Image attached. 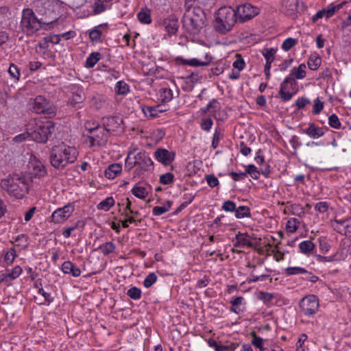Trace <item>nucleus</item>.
I'll list each match as a JSON object with an SVG mask.
<instances>
[{"instance_id": "b1692460", "label": "nucleus", "mask_w": 351, "mask_h": 351, "mask_svg": "<svg viewBox=\"0 0 351 351\" xmlns=\"http://www.w3.org/2000/svg\"><path fill=\"white\" fill-rule=\"evenodd\" d=\"M231 307L230 311L237 315L241 314L245 311V299L242 296H237L230 302Z\"/></svg>"}, {"instance_id": "1a4fd4ad", "label": "nucleus", "mask_w": 351, "mask_h": 351, "mask_svg": "<svg viewBox=\"0 0 351 351\" xmlns=\"http://www.w3.org/2000/svg\"><path fill=\"white\" fill-rule=\"evenodd\" d=\"M26 156L29 157V161L26 167L25 176L29 179L45 176L47 171L43 163L32 154L27 153Z\"/></svg>"}, {"instance_id": "864d4df0", "label": "nucleus", "mask_w": 351, "mask_h": 351, "mask_svg": "<svg viewBox=\"0 0 351 351\" xmlns=\"http://www.w3.org/2000/svg\"><path fill=\"white\" fill-rule=\"evenodd\" d=\"M207 105L210 110V113L217 119V117L215 112L217 110L220 109V104L219 101L216 99H213Z\"/></svg>"}, {"instance_id": "0eeeda50", "label": "nucleus", "mask_w": 351, "mask_h": 351, "mask_svg": "<svg viewBox=\"0 0 351 351\" xmlns=\"http://www.w3.org/2000/svg\"><path fill=\"white\" fill-rule=\"evenodd\" d=\"M319 298L313 294L303 297L299 302V310L302 316L308 318H314L319 312Z\"/></svg>"}, {"instance_id": "dca6fc26", "label": "nucleus", "mask_w": 351, "mask_h": 351, "mask_svg": "<svg viewBox=\"0 0 351 351\" xmlns=\"http://www.w3.org/2000/svg\"><path fill=\"white\" fill-rule=\"evenodd\" d=\"M302 133L307 135L312 139H318L325 134L323 128L319 127L314 122H309L308 126L302 130Z\"/></svg>"}, {"instance_id": "79ce46f5", "label": "nucleus", "mask_w": 351, "mask_h": 351, "mask_svg": "<svg viewBox=\"0 0 351 351\" xmlns=\"http://www.w3.org/2000/svg\"><path fill=\"white\" fill-rule=\"evenodd\" d=\"M134 150L135 149L129 151L128 154L125 160V169L128 171H130L134 167V166L137 165V162H136L134 156L133 158L131 157Z\"/></svg>"}, {"instance_id": "052dcab7", "label": "nucleus", "mask_w": 351, "mask_h": 351, "mask_svg": "<svg viewBox=\"0 0 351 351\" xmlns=\"http://www.w3.org/2000/svg\"><path fill=\"white\" fill-rule=\"evenodd\" d=\"M324 107V102L322 101L319 97L313 101V113L314 114H319Z\"/></svg>"}, {"instance_id": "49530a36", "label": "nucleus", "mask_w": 351, "mask_h": 351, "mask_svg": "<svg viewBox=\"0 0 351 351\" xmlns=\"http://www.w3.org/2000/svg\"><path fill=\"white\" fill-rule=\"evenodd\" d=\"M22 273V268L20 266L15 267L11 271H7L3 276L8 278L10 280L18 278Z\"/></svg>"}, {"instance_id": "5fc2aeb1", "label": "nucleus", "mask_w": 351, "mask_h": 351, "mask_svg": "<svg viewBox=\"0 0 351 351\" xmlns=\"http://www.w3.org/2000/svg\"><path fill=\"white\" fill-rule=\"evenodd\" d=\"M213 125V121L210 117L202 118L200 122L201 129L207 132H210Z\"/></svg>"}, {"instance_id": "423d86ee", "label": "nucleus", "mask_w": 351, "mask_h": 351, "mask_svg": "<svg viewBox=\"0 0 351 351\" xmlns=\"http://www.w3.org/2000/svg\"><path fill=\"white\" fill-rule=\"evenodd\" d=\"M85 130L88 133L90 146H104L106 145L109 136V130L97 123L86 122L84 125Z\"/></svg>"}, {"instance_id": "f8f14e48", "label": "nucleus", "mask_w": 351, "mask_h": 351, "mask_svg": "<svg viewBox=\"0 0 351 351\" xmlns=\"http://www.w3.org/2000/svg\"><path fill=\"white\" fill-rule=\"evenodd\" d=\"M41 27V22L36 17L32 9H23V33L31 35Z\"/></svg>"}, {"instance_id": "bb28decb", "label": "nucleus", "mask_w": 351, "mask_h": 351, "mask_svg": "<svg viewBox=\"0 0 351 351\" xmlns=\"http://www.w3.org/2000/svg\"><path fill=\"white\" fill-rule=\"evenodd\" d=\"M122 171V166L119 163H114L108 166L105 170L106 178L112 180L115 178Z\"/></svg>"}, {"instance_id": "8fccbe9b", "label": "nucleus", "mask_w": 351, "mask_h": 351, "mask_svg": "<svg viewBox=\"0 0 351 351\" xmlns=\"http://www.w3.org/2000/svg\"><path fill=\"white\" fill-rule=\"evenodd\" d=\"M237 208V204L231 200L225 201L221 205V210L227 213H234Z\"/></svg>"}, {"instance_id": "4d7b16f0", "label": "nucleus", "mask_w": 351, "mask_h": 351, "mask_svg": "<svg viewBox=\"0 0 351 351\" xmlns=\"http://www.w3.org/2000/svg\"><path fill=\"white\" fill-rule=\"evenodd\" d=\"M328 124L331 128L335 129H339L341 127V123L335 114H332L328 118Z\"/></svg>"}, {"instance_id": "a18cd8bd", "label": "nucleus", "mask_w": 351, "mask_h": 351, "mask_svg": "<svg viewBox=\"0 0 351 351\" xmlns=\"http://www.w3.org/2000/svg\"><path fill=\"white\" fill-rule=\"evenodd\" d=\"M285 271L287 276L304 274V273H307V270L301 267H289L286 268Z\"/></svg>"}, {"instance_id": "7c9ffc66", "label": "nucleus", "mask_w": 351, "mask_h": 351, "mask_svg": "<svg viewBox=\"0 0 351 351\" xmlns=\"http://www.w3.org/2000/svg\"><path fill=\"white\" fill-rule=\"evenodd\" d=\"M137 18L143 24H150L152 23L151 12L147 8L141 10L137 14Z\"/></svg>"}, {"instance_id": "2eb2a0df", "label": "nucleus", "mask_w": 351, "mask_h": 351, "mask_svg": "<svg viewBox=\"0 0 351 351\" xmlns=\"http://www.w3.org/2000/svg\"><path fill=\"white\" fill-rule=\"evenodd\" d=\"M154 156L158 162L165 166H168L175 160L176 153L165 148H158L154 152Z\"/></svg>"}, {"instance_id": "72a5a7b5", "label": "nucleus", "mask_w": 351, "mask_h": 351, "mask_svg": "<svg viewBox=\"0 0 351 351\" xmlns=\"http://www.w3.org/2000/svg\"><path fill=\"white\" fill-rule=\"evenodd\" d=\"M172 206V202L168 200L162 206H154L152 210V213L154 216H160L168 212Z\"/></svg>"}, {"instance_id": "6e6d98bb", "label": "nucleus", "mask_w": 351, "mask_h": 351, "mask_svg": "<svg viewBox=\"0 0 351 351\" xmlns=\"http://www.w3.org/2000/svg\"><path fill=\"white\" fill-rule=\"evenodd\" d=\"M157 276L155 273L152 272L149 274L143 281V285L146 288L151 287L157 280Z\"/></svg>"}, {"instance_id": "e2e57ef3", "label": "nucleus", "mask_w": 351, "mask_h": 351, "mask_svg": "<svg viewBox=\"0 0 351 351\" xmlns=\"http://www.w3.org/2000/svg\"><path fill=\"white\" fill-rule=\"evenodd\" d=\"M314 256H315L316 261L318 263H327V262H333V261H336V258H335L336 254L329 256H324L320 254H315Z\"/></svg>"}, {"instance_id": "f704fd0d", "label": "nucleus", "mask_w": 351, "mask_h": 351, "mask_svg": "<svg viewBox=\"0 0 351 351\" xmlns=\"http://www.w3.org/2000/svg\"><path fill=\"white\" fill-rule=\"evenodd\" d=\"M114 91L117 95H125L129 93L130 86L124 81L120 80L116 83Z\"/></svg>"}, {"instance_id": "473e14b6", "label": "nucleus", "mask_w": 351, "mask_h": 351, "mask_svg": "<svg viewBox=\"0 0 351 351\" xmlns=\"http://www.w3.org/2000/svg\"><path fill=\"white\" fill-rule=\"evenodd\" d=\"M100 59L101 53L99 52H92L86 60L85 66L88 69L93 68Z\"/></svg>"}, {"instance_id": "c03bdc74", "label": "nucleus", "mask_w": 351, "mask_h": 351, "mask_svg": "<svg viewBox=\"0 0 351 351\" xmlns=\"http://www.w3.org/2000/svg\"><path fill=\"white\" fill-rule=\"evenodd\" d=\"M245 171L244 173H246V176L250 175L254 180H257L259 178L260 173L255 165H248L245 166Z\"/></svg>"}, {"instance_id": "ddd939ff", "label": "nucleus", "mask_w": 351, "mask_h": 351, "mask_svg": "<svg viewBox=\"0 0 351 351\" xmlns=\"http://www.w3.org/2000/svg\"><path fill=\"white\" fill-rule=\"evenodd\" d=\"M75 210L73 203H67L61 208L56 209L51 215V221L56 224H61L66 221Z\"/></svg>"}, {"instance_id": "58836bf2", "label": "nucleus", "mask_w": 351, "mask_h": 351, "mask_svg": "<svg viewBox=\"0 0 351 351\" xmlns=\"http://www.w3.org/2000/svg\"><path fill=\"white\" fill-rule=\"evenodd\" d=\"M300 224V221L296 218L289 219L286 224V230L289 233H294L297 231Z\"/></svg>"}, {"instance_id": "37998d69", "label": "nucleus", "mask_w": 351, "mask_h": 351, "mask_svg": "<svg viewBox=\"0 0 351 351\" xmlns=\"http://www.w3.org/2000/svg\"><path fill=\"white\" fill-rule=\"evenodd\" d=\"M223 136V134L221 132L220 129L216 128L215 130L213 135V139H212V143H211V147L214 149L218 147L219 141L222 139Z\"/></svg>"}, {"instance_id": "7ed1b4c3", "label": "nucleus", "mask_w": 351, "mask_h": 351, "mask_svg": "<svg viewBox=\"0 0 351 351\" xmlns=\"http://www.w3.org/2000/svg\"><path fill=\"white\" fill-rule=\"evenodd\" d=\"M184 7L183 26L189 32L193 34H198L205 25L204 11L199 6H193L189 0L186 1Z\"/></svg>"}, {"instance_id": "9b49d317", "label": "nucleus", "mask_w": 351, "mask_h": 351, "mask_svg": "<svg viewBox=\"0 0 351 351\" xmlns=\"http://www.w3.org/2000/svg\"><path fill=\"white\" fill-rule=\"evenodd\" d=\"M234 12L238 21L244 23L257 16L260 12V10L258 7L245 3L237 5Z\"/></svg>"}, {"instance_id": "0e129e2a", "label": "nucleus", "mask_w": 351, "mask_h": 351, "mask_svg": "<svg viewBox=\"0 0 351 351\" xmlns=\"http://www.w3.org/2000/svg\"><path fill=\"white\" fill-rule=\"evenodd\" d=\"M238 346L239 344L235 343H231L228 345L220 343L217 348V351H235Z\"/></svg>"}, {"instance_id": "412c9836", "label": "nucleus", "mask_w": 351, "mask_h": 351, "mask_svg": "<svg viewBox=\"0 0 351 351\" xmlns=\"http://www.w3.org/2000/svg\"><path fill=\"white\" fill-rule=\"evenodd\" d=\"M351 217L342 219H335L331 221V226L338 233L346 234L347 230L351 226Z\"/></svg>"}, {"instance_id": "f257e3e1", "label": "nucleus", "mask_w": 351, "mask_h": 351, "mask_svg": "<svg viewBox=\"0 0 351 351\" xmlns=\"http://www.w3.org/2000/svg\"><path fill=\"white\" fill-rule=\"evenodd\" d=\"M55 132V123L40 119H30L25 125L23 140L28 139L38 143H46Z\"/></svg>"}, {"instance_id": "2f4dec72", "label": "nucleus", "mask_w": 351, "mask_h": 351, "mask_svg": "<svg viewBox=\"0 0 351 351\" xmlns=\"http://www.w3.org/2000/svg\"><path fill=\"white\" fill-rule=\"evenodd\" d=\"M234 217L237 219H243L246 217H251L250 208L247 206H237L234 212Z\"/></svg>"}, {"instance_id": "3c124183", "label": "nucleus", "mask_w": 351, "mask_h": 351, "mask_svg": "<svg viewBox=\"0 0 351 351\" xmlns=\"http://www.w3.org/2000/svg\"><path fill=\"white\" fill-rule=\"evenodd\" d=\"M174 180V175L168 172L160 176V183L164 185H168L173 183Z\"/></svg>"}, {"instance_id": "ea45409f", "label": "nucleus", "mask_w": 351, "mask_h": 351, "mask_svg": "<svg viewBox=\"0 0 351 351\" xmlns=\"http://www.w3.org/2000/svg\"><path fill=\"white\" fill-rule=\"evenodd\" d=\"M166 31L169 34H175L178 30V21L175 20H165V22Z\"/></svg>"}, {"instance_id": "e433bc0d", "label": "nucleus", "mask_w": 351, "mask_h": 351, "mask_svg": "<svg viewBox=\"0 0 351 351\" xmlns=\"http://www.w3.org/2000/svg\"><path fill=\"white\" fill-rule=\"evenodd\" d=\"M99 249L104 256H107L114 252L116 245L112 241H108L100 245Z\"/></svg>"}, {"instance_id": "774afa93", "label": "nucleus", "mask_w": 351, "mask_h": 351, "mask_svg": "<svg viewBox=\"0 0 351 351\" xmlns=\"http://www.w3.org/2000/svg\"><path fill=\"white\" fill-rule=\"evenodd\" d=\"M228 175L235 182L243 180L246 178V173H245L244 172H242V171H240V172L230 171L228 173Z\"/></svg>"}, {"instance_id": "a211bd4d", "label": "nucleus", "mask_w": 351, "mask_h": 351, "mask_svg": "<svg viewBox=\"0 0 351 351\" xmlns=\"http://www.w3.org/2000/svg\"><path fill=\"white\" fill-rule=\"evenodd\" d=\"M85 99L83 89L79 86H75L72 89V96L69 99V104L73 108L79 109L82 108V104Z\"/></svg>"}, {"instance_id": "69168bd1", "label": "nucleus", "mask_w": 351, "mask_h": 351, "mask_svg": "<svg viewBox=\"0 0 351 351\" xmlns=\"http://www.w3.org/2000/svg\"><path fill=\"white\" fill-rule=\"evenodd\" d=\"M8 73L11 75V77L16 80H19L20 77V70L19 69L14 65V64H11L9 69Z\"/></svg>"}, {"instance_id": "c85d7f7f", "label": "nucleus", "mask_w": 351, "mask_h": 351, "mask_svg": "<svg viewBox=\"0 0 351 351\" xmlns=\"http://www.w3.org/2000/svg\"><path fill=\"white\" fill-rule=\"evenodd\" d=\"M111 5L106 1H103L101 0H95L94 3L93 4V12L95 14H99L102 12L110 10L111 8Z\"/></svg>"}, {"instance_id": "4be33fe9", "label": "nucleus", "mask_w": 351, "mask_h": 351, "mask_svg": "<svg viewBox=\"0 0 351 351\" xmlns=\"http://www.w3.org/2000/svg\"><path fill=\"white\" fill-rule=\"evenodd\" d=\"M146 117H157L162 112H166L167 108L164 105L158 104L154 106H144L142 108Z\"/></svg>"}, {"instance_id": "6ab92c4d", "label": "nucleus", "mask_w": 351, "mask_h": 351, "mask_svg": "<svg viewBox=\"0 0 351 351\" xmlns=\"http://www.w3.org/2000/svg\"><path fill=\"white\" fill-rule=\"evenodd\" d=\"M276 52V50L274 48H268L265 49L262 54L264 56L266 62L264 67V73L266 77L267 80H269L271 76L270 69L271 66V63L274 60V55Z\"/></svg>"}, {"instance_id": "a19ab883", "label": "nucleus", "mask_w": 351, "mask_h": 351, "mask_svg": "<svg viewBox=\"0 0 351 351\" xmlns=\"http://www.w3.org/2000/svg\"><path fill=\"white\" fill-rule=\"evenodd\" d=\"M322 62L321 58L318 56H311L308 60V66L312 71H316Z\"/></svg>"}, {"instance_id": "393cba45", "label": "nucleus", "mask_w": 351, "mask_h": 351, "mask_svg": "<svg viewBox=\"0 0 351 351\" xmlns=\"http://www.w3.org/2000/svg\"><path fill=\"white\" fill-rule=\"evenodd\" d=\"M234 247H244L245 246L252 247V244L248 239V237L245 234L239 232L232 240Z\"/></svg>"}, {"instance_id": "c756f323", "label": "nucleus", "mask_w": 351, "mask_h": 351, "mask_svg": "<svg viewBox=\"0 0 351 351\" xmlns=\"http://www.w3.org/2000/svg\"><path fill=\"white\" fill-rule=\"evenodd\" d=\"M298 247L300 253L308 256L314 250L315 245L311 240H305L299 243Z\"/></svg>"}, {"instance_id": "de8ad7c7", "label": "nucleus", "mask_w": 351, "mask_h": 351, "mask_svg": "<svg viewBox=\"0 0 351 351\" xmlns=\"http://www.w3.org/2000/svg\"><path fill=\"white\" fill-rule=\"evenodd\" d=\"M141 290L136 287H132L130 289H129L127 291V295L134 300H138L141 299Z\"/></svg>"}, {"instance_id": "338daca9", "label": "nucleus", "mask_w": 351, "mask_h": 351, "mask_svg": "<svg viewBox=\"0 0 351 351\" xmlns=\"http://www.w3.org/2000/svg\"><path fill=\"white\" fill-rule=\"evenodd\" d=\"M314 208L319 213H324L328 210L329 204L326 202H319L315 205Z\"/></svg>"}, {"instance_id": "4468645a", "label": "nucleus", "mask_w": 351, "mask_h": 351, "mask_svg": "<svg viewBox=\"0 0 351 351\" xmlns=\"http://www.w3.org/2000/svg\"><path fill=\"white\" fill-rule=\"evenodd\" d=\"M134 159H136L138 166L135 170L136 175L154 170V162L145 152H139L137 153L134 155Z\"/></svg>"}, {"instance_id": "6e6552de", "label": "nucleus", "mask_w": 351, "mask_h": 351, "mask_svg": "<svg viewBox=\"0 0 351 351\" xmlns=\"http://www.w3.org/2000/svg\"><path fill=\"white\" fill-rule=\"evenodd\" d=\"M29 106L38 114L43 113L49 117H54L56 114L57 108L53 103L41 95L32 100Z\"/></svg>"}, {"instance_id": "603ef678", "label": "nucleus", "mask_w": 351, "mask_h": 351, "mask_svg": "<svg viewBox=\"0 0 351 351\" xmlns=\"http://www.w3.org/2000/svg\"><path fill=\"white\" fill-rule=\"evenodd\" d=\"M319 250L322 253H327L331 248V246L326 237H319Z\"/></svg>"}, {"instance_id": "c9c22d12", "label": "nucleus", "mask_w": 351, "mask_h": 351, "mask_svg": "<svg viewBox=\"0 0 351 351\" xmlns=\"http://www.w3.org/2000/svg\"><path fill=\"white\" fill-rule=\"evenodd\" d=\"M132 193L137 198L144 199L147 196L148 192L145 187L135 185L131 190Z\"/></svg>"}, {"instance_id": "20e7f679", "label": "nucleus", "mask_w": 351, "mask_h": 351, "mask_svg": "<svg viewBox=\"0 0 351 351\" xmlns=\"http://www.w3.org/2000/svg\"><path fill=\"white\" fill-rule=\"evenodd\" d=\"M306 65L302 63L298 67H293L290 71L289 75L286 77L283 82L280 84V90L278 91L279 97L282 101L287 102L291 99L295 94V91L291 93V90H295L297 83L294 78L297 80H302L306 77Z\"/></svg>"}, {"instance_id": "09e8293b", "label": "nucleus", "mask_w": 351, "mask_h": 351, "mask_svg": "<svg viewBox=\"0 0 351 351\" xmlns=\"http://www.w3.org/2000/svg\"><path fill=\"white\" fill-rule=\"evenodd\" d=\"M298 43V40L293 38H286L281 46V48L285 51H289L292 47H293Z\"/></svg>"}, {"instance_id": "cd10ccee", "label": "nucleus", "mask_w": 351, "mask_h": 351, "mask_svg": "<svg viewBox=\"0 0 351 351\" xmlns=\"http://www.w3.org/2000/svg\"><path fill=\"white\" fill-rule=\"evenodd\" d=\"M158 99L163 104L169 102L173 98V90L169 87H162L158 92Z\"/></svg>"}, {"instance_id": "a878e982", "label": "nucleus", "mask_w": 351, "mask_h": 351, "mask_svg": "<svg viewBox=\"0 0 351 351\" xmlns=\"http://www.w3.org/2000/svg\"><path fill=\"white\" fill-rule=\"evenodd\" d=\"M34 285L38 288V293L43 297V300L38 303L40 305L50 304L53 302V298L50 293L46 292L42 287H39V286H41V280H36Z\"/></svg>"}, {"instance_id": "39448f33", "label": "nucleus", "mask_w": 351, "mask_h": 351, "mask_svg": "<svg viewBox=\"0 0 351 351\" xmlns=\"http://www.w3.org/2000/svg\"><path fill=\"white\" fill-rule=\"evenodd\" d=\"M237 21L234 9L230 6H223L215 14V28L219 33L226 34L232 30Z\"/></svg>"}, {"instance_id": "aec40b11", "label": "nucleus", "mask_w": 351, "mask_h": 351, "mask_svg": "<svg viewBox=\"0 0 351 351\" xmlns=\"http://www.w3.org/2000/svg\"><path fill=\"white\" fill-rule=\"evenodd\" d=\"M212 59L213 58L210 55L206 54L204 61H200L197 58L184 59L183 58H178L177 61L183 65H189L191 66H208L211 62Z\"/></svg>"}, {"instance_id": "f3484780", "label": "nucleus", "mask_w": 351, "mask_h": 351, "mask_svg": "<svg viewBox=\"0 0 351 351\" xmlns=\"http://www.w3.org/2000/svg\"><path fill=\"white\" fill-rule=\"evenodd\" d=\"M108 24L107 23L99 24L89 31V38L92 42L100 43L102 42V36L107 33Z\"/></svg>"}, {"instance_id": "680f3d73", "label": "nucleus", "mask_w": 351, "mask_h": 351, "mask_svg": "<svg viewBox=\"0 0 351 351\" xmlns=\"http://www.w3.org/2000/svg\"><path fill=\"white\" fill-rule=\"evenodd\" d=\"M205 180H206L208 185L211 188L217 186L219 184V180L217 179V178L215 176H214L213 174L206 175Z\"/></svg>"}, {"instance_id": "f03ea898", "label": "nucleus", "mask_w": 351, "mask_h": 351, "mask_svg": "<svg viewBox=\"0 0 351 351\" xmlns=\"http://www.w3.org/2000/svg\"><path fill=\"white\" fill-rule=\"evenodd\" d=\"M78 152L75 147L61 143L52 147L49 161L53 167L64 169L68 165L73 163L77 158Z\"/></svg>"}, {"instance_id": "9d476101", "label": "nucleus", "mask_w": 351, "mask_h": 351, "mask_svg": "<svg viewBox=\"0 0 351 351\" xmlns=\"http://www.w3.org/2000/svg\"><path fill=\"white\" fill-rule=\"evenodd\" d=\"M21 179V177L16 174L10 176L1 180V186L3 190L6 191L10 196H13L16 199H21V189L19 186Z\"/></svg>"}, {"instance_id": "5701e85b", "label": "nucleus", "mask_w": 351, "mask_h": 351, "mask_svg": "<svg viewBox=\"0 0 351 351\" xmlns=\"http://www.w3.org/2000/svg\"><path fill=\"white\" fill-rule=\"evenodd\" d=\"M61 270L64 274L71 275L73 277H79L82 273L80 269L69 261L62 263Z\"/></svg>"}, {"instance_id": "13d9d810", "label": "nucleus", "mask_w": 351, "mask_h": 351, "mask_svg": "<svg viewBox=\"0 0 351 351\" xmlns=\"http://www.w3.org/2000/svg\"><path fill=\"white\" fill-rule=\"evenodd\" d=\"M310 104H311L310 99L306 97H298L295 101V105L298 110H302V109L304 108V107L306 105H308Z\"/></svg>"}, {"instance_id": "4c0bfd02", "label": "nucleus", "mask_w": 351, "mask_h": 351, "mask_svg": "<svg viewBox=\"0 0 351 351\" xmlns=\"http://www.w3.org/2000/svg\"><path fill=\"white\" fill-rule=\"evenodd\" d=\"M114 205V200L112 197H108L105 199L102 200L97 205L99 210H103L104 211H108L111 207Z\"/></svg>"}, {"instance_id": "bf43d9fd", "label": "nucleus", "mask_w": 351, "mask_h": 351, "mask_svg": "<svg viewBox=\"0 0 351 351\" xmlns=\"http://www.w3.org/2000/svg\"><path fill=\"white\" fill-rule=\"evenodd\" d=\"M237 58L233 62L232 66L234 69L241 71L245 66L244 60L241 57L240 55H237Z\"/></svg>"}]
</instances>
